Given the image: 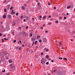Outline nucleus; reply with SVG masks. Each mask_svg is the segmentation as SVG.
Masks as SVG:
<instances>
[{"label":"nucleus","mask_w":75,"mask_h":75,"mask_svg":"<svg viewBox=\"0 0 75 75\" xmlns=\"http://www.w3.org/2000/svg\"><path fill=\"white\" fill-rule=\"evenodd\" d=\"M10 68L12 69V71H13V69H14L15 66L14 64H11L10 65Z\"/></svg>","instance_id":"obj_1"},{"label":"nucleus","mask_w":75,"mask_h":75,"mask_svg":"<svg viewBox=\"0 0 75 75\" xmlns=\"http://www.w3.org/2000/svg\"><path fill=\"white\" fill-rule=\"evenodd\" d=\"M22 33H23V36L25 37V36L26 35V34L25 33V32H23Z\"/></svg>","instance_id":"obj_2"},{"label":"nucleus","mask_w":75,"mask_h":75,"mask_svg":"<svg viewBox=\"0 0 75 75\" xmlns=\"http://www.w3.org/2000/svg\"><path fill=\"white\" fill-rule=\"evenodd\" d=\"M43 40L44 41V42H47V39L46 38H43Z\"/></svg>","instance_id":"obj_3"},{"label":"nucleus","mask_w":75,"mask_h":75,"mask_svg":"<svg viewBox=\"0 0 75 75\" xmlns=\"http://www.w3.org/2000/svg\"><path fill=\"white\" fill-rule=\"evenodd\" d=\"M41 62L42 64V65H44V64H45V62H44V61H43L42 60H41Z\"/></svg>","instance_id":"obj_4"},{"label":"nucleus","mask_w":75,"mask_h":75,"mask_svg":"<svg viewBox=\"0 0 75 75\" xmlns=\"http://www.w3.org/2000/svg\"><path fill=\"white\" fill-rule=\"evenodd\" d=\"M21 9H22V10H24L25 9V6H22L21 7Z\"/></svg>","instance_id":"obj_5"},{"label":"nucleus","mask_w":75,"mask_h":75,"mask_svg":"<svg viewBox=\"0 0 75 75\" xmlns=\"http://www.w3.org/2000/svg\"><path fill=\"white\" fill-rule=\"evenodd\" d=\"M32 41H35V39L34 38H32L31 39Z\"/></svg>","instance_id":"obj_6"},{"label":"nucleus","mask_w":75,"mask_h":75,"mask_svg":"<svg viewBox=\"0 0 75 75\" xmlns=\"http://www.w3.org/2000/svg\"><path fill=\"white\" fill-rule=\"evenodd\" d=\"M3 18H6V17H7V16H6L5 15H4L3 16Z\"/></svg>","instance_id":"obj_7"},{"label":"nucleus","mask_w":75,"mask_h":75,"mask_svg":"<svg viewBox=\"0 0 75 75\" xmlns=\"http://www.w3.org/2000/svg\"><path fill=\"white\" fill-rule=\"evenodd\" d=\"M8 17L9 18H11V16L10 15H8Z\"/></svg>","instance_id":"obj_8"},{"label":"nucleus","mask_w":75,"mask_h":75,"mask_svg":"<svg viewBox=\"0 0 75 75\" xmlns=\"http://www.w3.org/2000/svg\"><path fill=\"white\" fill-rule=\"evenodd\" d=\"M58 74L59 75H62V73H61V72L59 71L58 72Z\"/></svg>","instance_id":"obj_9"},{"label":"nucleus","mask_w":75,"mask_h":75,"mask_svg":"<svg viewBox=\"0 0 75 75\" xmlns=\"http://www.w3.org/2000/svg\"><path fill=\"white\" fill-rule=\"evenodd\" d=\"M71 6H68L67 7V9H68L69 8H71Z\"/></svg>","instance_id":"obj_10"},{"label":"nucleus","mask_w":75,"mask_h":75,"mask_svg":"<svg viewBox=\"0 0 75 75\" xmlns=\"http://www.w3.org/2000/svg\"><path fill=\"white\" fill-rule=\"evenodd\" d=\"M18 43L19 44H21V41L20 40L18 41Z\"/></svg>","instance_id":"obj_11"},{"label":"nucleus","mask_w":75,"mask_h":75,"mask_svg":"<svg viewBox=\"0 0 75 75\" xmlns=\"http://www.w3.org/2000/svg\"><path fill=\"white\" fill-rule=\"evenodd\" d=\"M47 18V16H44L43 18V20L45 19V18Z\"/></svg>","instance_id":"obj_12"},{"label":"nucleus","mask_w":75,"mask_h":75,"mask_svg":"<svg viewBox=\"0 0 75 75\" xmlns=\"http://www.w3.org/2000/svg\"><path fill=\"white\" fill-rule=\"evenodd\" d=\"M25 18H26V19H27V20H28V18H29L28 17V16H25Z\"/></svg>","instance_id":"obj_13"},{"label":"nucleus","mask_w":75,"mask_h":75,"mask_svg":"<svg viewBox=\"0 0 75 75\" xmlns=\"http://www.w3.org/2000/svg\"><path fill=\"white\" fill-rule=\"evenodd\" d=\"M30 37H32V36H33V34L31 33H30Z\"/></svg>","instance_id":"obj_14"},{"label":"nucleus","mask_w":75,"mask_h":75,"mask_svg":"<svg viewBox=\"0 0 75 75\" xmlns=\"http://www.w3.org/2000/svg\"><path fill=\"white\" fill-rule=\"evenodd\" d=\"M9 62H10V63H11L12 62V60H9Z\"/></svg>","instance_id":"obj_15"},{"label":"nucleus","mask_w":75,"mask_h":75,"mask_svg":"<svg viewBox=\"0 0 75 75\" xmlns=\"http://www.w3.org/2000/svg\"><path fill=\"white\" fill-rule=\"evenodd\" d=\"M59 45H60V46H61V45H62V44H61V43L60 42H59Z\"/></svg>","instance_id":"obj_16"},{"label":"nucleus","mask_w":75,"mask_h":75,"mask_svg":"<svg viewBox=\"0 0 75 75\" xmlns=\"http://www.w3.org/2000/svg\"><path fill=\"white\" fill-rule=\"evenodd\" d=\"M46 57L47 58H49V56L48 55H46Z\"/></svg>","instance_id":"obj_17"},{"label":"nucleus","mask_w":75,"mask_h":75,"mask_svg":"<svg viewBox=\"0 0 75 75\" xmlns=\"http://www.w3.org/2000/svg\"><path fill=\"white\" fill-rule=\"evenodd\" d=\"M4 40H5L6 41H7V40H8V38H7L6 39V38H4Z\"/></svg>","instance_id":"obj_18"},{"label":"nucleus","mask_w":75,"mask_h":75,"mask_svg":"<svg viewBox=\"0 0 75 75\" xmlns=\"http://www.w3.org/2000/svg\"><path fill=\"white\" fill-rule=\"evenodd\" d=\"M4 11L5 12H7V9L6 8H5L4 9Z\"/></svg>","instance_id":"obj_19"},{"label":"nucleus","mask_w":75,"mask_h":75,"mask_svg":"<svg viewBox=\"0 0 75 75\" xmlns=\"http://www.w3.org/2000/svg\"><path fill=\"white\" fill-rule=\"evenodd\" d=\"M39 42L40 43L41 42H42V40H39Z\"/></svg>","instance_id":"obj_20"},{"label":"nucleus","mask_w":75,"mask_h":75,"mask_svg":"<svg viewBox=\"0 0 75 75\" xmlns=\"http://www.w3.org/2000/svg\"><path fill=\"white\" fill-rule=\"evenodd\" d=\"M13 8V7L12 6L10 8V10H12Z\"/></svg>","instance_id":"obj_21"},{"label":"nucleus","mask_w":75,"mask_h":75,"mask_svg":"<svg viewBox=\"0 0 75 75\" xmlns=\"http://www.w3.org/2000/svg\"><path fill=\"white\" fill-rule=\"evenodd\" d=\"M18 19L16 20L15 21V23H18Z\"/></svg>","instance_id":"obj_22"},{"label":"nucleus","mask_w":75,"mask_h":75,"mask_svg":"<svg viewBox=\"0 0 75 75\" xmlns=\"http://www.w3.org/2000/svg\"><path fill=\"white\" fill-rule=\"evenodd\" d=\"M40 36H39V35H38L37 36V38H40Z\"/></svg>","instance_id":"obj_23"},{"label":"nucleus","mask_w":75,"mask_h":75,"mask_svg":"<svg viewBox=\"0 0 75 75\" xmlns=\"http://www.w3.org/2000/svg\"><path fill=\"white\" fill-rule=\"evenodd\" d=\"M16 25V23H13L12 24V25H13H13Z\"/></svg>","instance_id":"obj_24"},{"label":"nucleus","mask_w":75,"mask_h":75,"mask_svg":"<svg viewBox=\"0 0 75 75\" xmlns=\"http://www.w3.org/2000/svg\"><path fill=\"white\" fill-rule=\"evenodd\" d=\"M63 59H64V60H65V61H66V60L67 59L65 58H63Z\"/></svg>","instance_id":"obj_25"},{"label":"nucleus","mask_w":75,"mask_h":75,"mask_svg":"<svg viewBox=\"0 0 75 75\" xmlns=\"http://www.w3.org/2000/svg\"><path fill=\"white\" fill-rule=\"evenodd\" d=\"M32 21H34V18H33L32 19Z\"/></svg>","instance_id":"obj_26"},{"label":"nucleus","mask_w":75,"mask_h":75,"mask_svg":"<svg viewBox=\"0 0 75 75\" xmlns=\"http://www.w3.org/2000/svg\"><path fill=\"white\" fill-rule=\"evenodd\" d=\"M1 40H2V42H4V39H1Z\"/></svg>","instance_id":"obj_27"},{"label":"nucleus","mask_w":75,"mask_h":75,"mask_svg":"<svg viewBox=\"0 0 75 75\" xmlns=\"http://www.w3.org/2000/svg\"><path fill=\"white\" fill-rule=\"evenodd\" d=\"M58 58L59 59H62V57H58Z\"/></svg>","instance_id":"obj_28"},{"label":"nucleus","mask_w":75,"mask_h":75,"mask_svg":"<svg viewBox=\"0 0 75 75\" xmlns=\"http://www.w3.org/2000/svg\"><path fill=\"white\" fill-rule=\"evenodd\" d=\"M35 42H34V41H33V45H32V46H33V45L34 44Z\"/></svg>","instance_id":"obj_29"},{"label":"nucleus","mask_w":75,"mask_h":75,"mask_svg":"<svg viewBox=\"0 0 75 75\" xmlns=\"http://www.w3.org/2000/svg\"><path fill=\"white\" fill-rule=\"evenodd\" d=\"M19 50H21V47H19Z\"/></svg>","instance_id":"obj_30"},{"label":"nucleus","mask_w":75,"mask_h":75,"mask_svg":"<svg viewBox=\"0 0 75 75\" xmlns=\"http://www.w3.org/2000/svg\"><path fill=\"white\" fill-rule=\"evenodd\" d=\"M49 25H51V23L50 22L48 23Z\"/></svg>","instance_id":"obj_31"},{"label":"nucleus","mask_w":75,"mask_h":75,"mask_svg":"<svg viewBox=\"0 0 75 75\" xmlns=\"http://www.w3.org/2000/svg\"><path fill=\"white\" fill-rule=\"evenodd\" d=\"M18 12H17L16 14V16H18Z\"/></svg>","instance_id":"obj_32"},{"label":"nucleus","mask_w":75,"mask_h":75,"mask_svg":"<svg viewBox=\"0 0 75 75\" xmlns=\"http://www.w3.org/2000/svg\"><path fill=\"white\" fill-rule=\"evenodd\" d=\"M46 65H48L49 64V63L48 62H47L46 63Z\"/></svg>","instance_id":"obj_33"},{"label":"nucleus","mask_w":75,"mask_h":75,"mask_svg":"<svg viewBox=\"0 0 75 75\" xmlns=\"http://www.w3.org/2000/svg\"><path fill=\"white\" fill-rule=\"evenodd\" d=\"M48 4L49 6H50V5H51V3H50V2H49Z\"/></svg>","instance_id":"obj_34"},{"label":"nucleus","mask_w":75,"mask_h":75,"mask_svg":"<svg viewBox=\"0 0 75 75\" xmlns=\"http://www.w3.org/2000/svg\"><path fill=\"white\" fill-rule=\"evenodd\" d=\"M49 51V50L47 49L46 50V52H48V51Z\"/></svg>","instance_id":"obj_35"},{"label":"nucleus","mask_w":75,"mask_h":75,"mask_svg":"<svg viewBox=\"0 0 75 75\" xmlns=\"http://www.w3.org/2000/svg\"><path fill=\"white\" fill-rule=\"evenodd\" d=\"M37 41H36L35 42V44H37Z\"/></svg>","instance_id":"obj_36"},{"label":"nucleus","mask_w":75,"mask_h":75,"mask_svg":"<svg viewBox=\"0 0 75 75\" xmlns=\"http://www.w3.org/2000/svg\"><path fill=\"white\" fill-rule=\"evenodd\" d=\"M6 35L5 34H4L3 35V37H6Z\"/></svg>","instance_id":"obj_37"},{"label":"nucleus","mask_w":75,"mask_h":75,"mask_svg":"<svg viewBox=\"0 0 75 75\" xmlns=\"http://www.w3.org/2000/svg\"><path fill=\"white\" fill-rule=\"evenodd\" d=\"M1 36H2V33H0V36L1 37Z\"/></svg>","instance_id":"obj_38"},{"label":"nucleus","mask_w":75,"mask_h":75,"mask_svg":"<svg viewBox=\"0 0 75 75\" xmlns=\"http://www.w3.org/2000/svg\"><path fill=\"white\" fill-rule=\"evenodd\" d=\"M40 29H41V30H42V29H43V27H41L40 28Z\"/></svg>","instance_id":"obj_39"},{"label":"nucleus","mask_w":75,"mask_h":75,"mask_svg":"<svg viewBox=\"0 0 75 75\" xmlns=\"http://www.w3.org/2000/svg\"><path fill=\"white\" fill-rule=\"evenodd\" d=\"M70 6H71V8H72V7H73V5H72Z\"/></svg>","instance_id":"obj_40"},{"label":"nucleus","mask_w":75,"mask_h":75,"mask_svg":"<svg viewBox=\"0 0 75 75\" xmlns=\"http://www.w3.org/2000/svg\"><path fill=\"white\" fill-rule=\"evenodd\" d=\"M16 42V40H14V41H13L14 43H15V42Z\"/></svg>","instance_id":"obj_41"},{"label":"nucleus","mask_w":75,"mask_h":75,"mask_svg":"<svg viewBox=\"0 0 75 75\" xmlns=\"http://www.w3.org/2000/svg\"><path fill=\"white\" fill-rule=\"evenodd\" d=\"M28 26H27L26 28V29H28Z\"/></svg>","instance_id":"obj_42"},{"label":"nucleus","mask_w":75,"mask_h":75,"mask_svg":"<svg viewBox=\"0 0 75 75\" xmlns=\"http://www.w3.org/2000/svg\"><path fill=\"white\" fill-rule=\"evenodd\" d=\"M13 13H12V14H15L16 13V12H13Z\"/></svg>","instance_id":"obj_43"},{"label":"nucleus","mask_w":75,"mask_h":75,"mask_svg":"<svg viewBox=\"0 0 75 75\" xmlns=\"http://www.w3.org/2000/svg\"><path fill=\"white\" fill-rule=\"evenodd\" d=\"M8 8H10V5H8Z\"/></svg>","instance_id":"obj_44"},{"label":"nucleus","mask_w":75,"mask_h":75,"mask_svg":"<svg viewBox=\"0 0 75 75\" xmlns=\"http://www.w3.org/2000/svg\"><path fill=\"white\" fill-rule=\"evenodd\" d=\"M18 47H16V49L17 50H18Z\"/></svg>","instance_id":"obj_45"},{"label":"nucleus","mask_w":75,"mask_h":75,"mask_svg":"<svg viewBox=\"0 0 75 75\" xmlns=\"http://www.w3.org/2000/svg\"><path fill=\"white\" fill-rule=\"evenodd\" d=\"M2 71L3 72H6V71L5 70H2Z\"/></svg>","instance_id":"obj_46"},{"label":"nucleus","mask_w":75,"mask_h":75,"mask_svg":"<svg viewBox=\"0 0 75 75\" xmlns=\"http://www.w3.org/2000/svg\"><path fill=\"white\" fill-rule=\"evenodd\" d=\"M24 6H25V7H26V6H27V4H24Z\"/></svg>","instance_id":"obj_47"},{"label":"nucleus","mask_w":75,"mask_h":75,"mask_svg":"<svg viewBox=\"0 0 75 75\" xmlns=\"http://www.w3.org/2000/svg\"><path fill=\"white\" fill-rule=\"evenodd\" d=\"M40 18H42V16H39Z\"/></svg>","instance_id":"obj_48"},{"label":"nucleus","mask_w":75,"mask_h":75,"mask_svg":"<svg viewBox=\"0 0 75 75\" xmlns=\"http://www.w3.org/2000/svg\"><path fill=\"white\" fill-rule=\"evenodd\" d=\"M45 25L44 24V25H43V27H45Z\"/></svg>","instance_id":"obj_49"},{"label":"nucleus","mask_w":75,"mask_h":75,"mask_svg":"<svg viewBox=\"0 0 75 75\" xmlns=\"http://www.w3.org/2000/svg\"><path fill=\"white\" fill-rule=\"evenodd\" d=\"M55 23H58V21H56L55 22Z\"/></svg>","instance_id":"obj_50"},{"label":"nucleus","mask_w":75,"mask_h":75,"mask_svg":"<svg viewBox=\"0 0 75 75\" xmlns=\"http://www.w3.org/2000/svg\"><path fill=\"white\" fill-rule=\"evenodd\" d=\"M40 4V3L39 2L38 3V6H39Z\"/></svg>","instance_id":"obj_51"},{"label":"nucleus","mask_w":75,"mask_h":75,"mask_svg":"<svg viewBox=\"0 0 75 75\" xmlns=\"http://www.w3.org/2000/svg\"><path fill=\"white\" fill-rule=\"evenodd\" d=\"M64 20H65V19H66V18H66V17H64Z\"/></svg>","instance_id":"obj_52"},{"label":"nucleus","mask_w":75,"mask_h":75,"mask_svg":"<svg viewBox=\"0 0 75 75\" xmlns=\"http://www.w3.org/2000/svg\"><path fill=\"white\" fill-rule=\"evenodd\" d=\"M6 74L7 75H10V74H9V73H7Z\"/></svg>","instance_id":"obj_53"},{"label":"nucleus","mask_w":75,"mask_h":75,"mask_svg":"<svg viewBox=\"0 0 75 75\" xmlns=\"http://www.w3.org/2000/svg\"><path fill=\"white\" fill-rule=\"evenodd\" d=\"M43 54H44V53H43V52H42V53H41V55H43Z\"/></svg>","instance_id":"obj_54"},{"label":"nucleus","mask_w":75,"mask_h":75,"mask_svg":"<svg viewBox=\"0 0 75 75\" xmlns=\"http://www.w3.org/2000/svg\"><path fill=\"white\" fill-rule=\"evenodd\" d=\"M54 10H55V9H56V7H54Z\"/></svg>","instance_id":"obj_55"},{"label":"nucleus","mask_w":75,"mask_h":75,"mask_svg":"<svg viewBox=\"0 0 75 75\" xmlns=\"http://www.w3.org/2000/svg\"><path fill=\"white\" fill-rule=\"evenodd\" d=\"M14 11V10L13 9L12 10V11L11 12V13H13V12Z\"/></svg>","instance_id":"obj_56"},{"label":"nucleus","mask_w":75,"mask_h":75,"mask_svg":"<svg viewBox=\"0 0 75 75\" xmlns=\"http://www.w3.org/2000/svg\"><path fill=\"white\" fill-rule=\"evenodd\" d=\"M59 18H60V19H62V17H59Z\"/></svg>","instance_id":"obj_57"},{"label":"nucleus","mask_w":75,"mask_h":75,"mask_svg":"<svg viewBox=\"0 0 75 75\" xmlns=\"http://www.w3.org/2000/svg\"><path fill=\"white\" fill-rule=\"evenodd\" d=\"M51 62H54V60H52Z\"/></svg>","instance_id":"obj_58"},{"label":"nucleus","mask_w":75,"mask_h":75,"mask_svg":"<svg viewBox=\"0 0 75 75\" xmlns=\"http://www.w3.org/2000/svg\"><path fill=\"white\" fill-rule=\"evenodd\" d=\"M45 32L46 33H48V31H46Z\"/></svg>","instance_id":"obj_59"},{"label":"nucleus","mask_w":75,"mask_h":75,"mask_svg":"<svg viewBox=\"0 0 75 75\" xmlns=\"http://www.w3.org/2000/svg\"><path fill=\"white\" fill-rule=\"evenodd\" d=\"M47 48L46 47H45V48H44V50H47Z\"/></svg>","instance_id":"obj_60"},{"label":"nucleus","mask_w":75,"mask_h":75,"mask_svg":"<svg viewBox=\"0 0 75 75\" xmlns=\"http://www.w3.org/2000/svg\"><path fill=\"white\" fill-rule=\"evenodd\" d=\"M12 34L13 35H14V32H12Z\"/></svg>","instance_id":"obj_61"},{"label":"nucleus","mask_w":75,"mask_h":75,"mask_svg":"<svg viewBox=\"0 0 75 75\" xmlns=\"http://www.w3.org/2000/svg\"><path fill=\"white\" fill-rule=\"evenodd\" d=\"M51 16H49V18H51Z\"/></svg>","instance_id":"obj_62"},{"label":"nucleus","mask_w":75,"mask_h":75,"mask_svg":"<svg viewBox=\"0 0 75 75\" xmlns=\"http://www.w3.org/2000/svg\"><path fill=\"white\" fill-rule=\"evenodd\" d=\"M1 24H3V22H1Z\"/></svg>","instance_id":"obj_63"},{"label":"nucleus","mask_w":75,"mask_h":75,"mask_svg":"<svg viewBox=\"0 0 75 75\" xmlns=\"http://www.w3.org/2000/svg\"><path fill=\"white\" fill-rule=\"evenodd\" d=\"M66 14H67V16H68V15H69V13H67Z\"/></svg>","instance_id":"obj_64"}]
</instances>
